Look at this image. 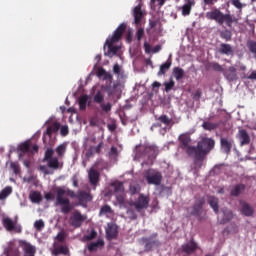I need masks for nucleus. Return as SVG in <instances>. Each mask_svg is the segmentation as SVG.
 Instances as JSON below:
<instances>
[{
	"label": "nucleus",
	"instance_id": "1",
	"mask_svg": "<svg viewBox=\"0 0 256 256\" xmlns=\"http://www.w3.org/2000/svg\"><path fill=\"white\" fill-rule=\"evenodd\" d=\"M125 24H121L113 33L112 36H109L104 44V55L106 57H121V46L116 45L119 43L123 33L125 32Z\"/></svg>",
	"mask_w": 256,
	"mask_h": 256
},
{
	"label": "nucleus",
	"instance_id": "2",
	"mask_svg": "<svg viewBox=\"0 0 256 256\" xmlns=\"http://www.w3.org/2000/svg\"><path fill=\"white\" fill-rule=\"evenodd\" d=\"M67 197L75 198L77 195L69 188H58L56 192L55 206L60 207L61 213L67 215L71 211V201Z\"/></svg>",
	"mask_w": 256,
	"mask_h": 256
},
{
	"label": "nucleus",
	"instance_id": "3",
	"mask_svg": "<svg viewBox=\"0 0 256 256\" xmlns=\"http://www.w3.org/2000/svg\"><path fill=\"white\" fill-rule=\"evenodd\" d=\"M134 153L135 161H140V159H143L145 161V159H148L147 162H142V165H149L153 163V159H155V157L159 155V148H157V146L139 145L136 146Z\"/></svg>",
	"mask_w": 256,
	"mask_h": 256
},
{
	"label": "nucleus",
	"instance_id": "4",
	"mask_svg": "<svg viewBox=\"0 0 256 256\" xmlns=\"http://www.w3.org/2000/svg\"><path fill=\"white\" fill-rule=\"evenodd\" d=\"M213 147H215V140L204 137L201 139V141L198 142L197 147H195L193 157L196 159H201V157L207 155V153H209Z\"/></svg>",
	"mask_w": 256,
	"mask_h": 256
},
{
	"label": "nucleus",
	"instance_id": "5",
	"mask_svg": "<svg viewBox=\"0 0 256 256\" xmlns=\"http://www.w3.org/2000/svg\"><path fill=\"white\" fill-rule=\"evenodd\" d=\"M206 17L208 19H212L214 21H217L220 25H223V23H226L227 25H231L233 23V17L230 14H223L219 10H214L211 12L206 13Z\"/></svg>",
	"mask_w": 256,
	"mask_h": 256
},
{
	"label": "nucleus",
	"instance_id": "6",
	"mask_svg": "<svg viewBox=\"0 0 256 256\" xmlns=\"http://www.w3.org/2000/svg\"><path fill=\"white\" fill-rule=\"evenodd\" d=\"M123 89H125L124 80H117L113 85L109 84L108 86H106V92L109 97H116V99H119L121 97Z\"/></svg>",
	"mask_w": 256,
	"mask_h": 256
},
{
	"label": "nucleus",
	"instance_id": "7",
	"mask_svg": "<svg viewBox=\"0 0 256 256\" xmlns=\"http://www.w3.org/2000/svg\"><path fill=\"white\" fill-rule=\"evenodd\" d=\"M53 153H55V150L48 148L45 152L44 161L47 162L50 169H62L63 163L59 162V158L53 157Z\"/></svg>",
	"mask_w": 256,
	"mask_h": 256
},
{
	"label": "nucleus",
	"instance_id": "8",
	"mask_svg": "<svg viewBox=\"0 0 256 256\" xmlns=\"http://www.w3.org/2000/svg\"><path fill=\"white\" fill-rule=\"evenodd\" d=\"M180 147L188 153V155H194L195 146H191V136L189 133H183L179 136Z\"/></svg>",
	"mask_w": 256,
	"mask_h": 256
},
{
	"label": "nucleus",
	"instance_id": "9",
	"mask_svg": "<svg viewBox=\"0 0 256 256\" xmlns=\"http://www.w3.org/2000/svg\"><path fill=\"white\" fill-rule=\"evenodd\" d=\"M148 185H161V181L163 179V176L161 175V172L149 169L145 172L144 175Z\"/></svg>",
	"mask_w": 256,
	"mask_h": 256
},
{
	"label": "nucleus",
	"instance_id": "10",
	"mask_svg": "<svg viewBox=\"0 0 256 256\" xmlns=\"http://www.w3.org/2000/svg\"><path fill=\"white\" fill-rule=\"evenodd\" d=\"M2 223L7 231H15L16 233H21V226L17 225V221H13L11 218L3 216Z\"/></svg>",
	"mask_w": 256,
	"mask_h": 256
},
{
	"label": "nucleus",
	"instance_id": "11",
	"mask_svg": "<svg viewBox=\"0 0 256 256\" xmlns=\"http://www.w3.org/2000/svg\"><path fill=\"white\" fill-rule=\"evenodd\" d=\"M132 206L135 207L138 213H141L143 209H147V207H149V197L140 194L138 199L135 202H133Z\"/></svg>",
	"mask_w": 256,
	"mask_h": 256
},
{
	"label": "nucleus",
	"instance_id": "12",
	"mask_svg": "<svg viewBox=\"0 0 256 256\" xmlns=\"http://www.w3.org/2000/svg\"><path fill=\"white\" fill-rule=\"evenodd\" d=\"M217 214H218V221L222 225H224V223H229V221L233 219V212L228 208H223Z\"/></svg>",
	"mask_w": 256,
	"mask_h": 256
},
{
	"label": "nucleus",
	"instance_id": "13",
	"mask_svg": "<svg viewBox=\"0 0 256 256\" xmlns=\"http://www.w3.org/2000/svg\"><path fill=\"white\" fill-rule=\"evenodd\" d=\"M205 203V199L199 198L195 204L194 207L190 208L189 213L191 215H194L195 217H199L201 213H203V205Z\"/></svg>",
	"mask_w": 256,
	"mask_h": 256
},
{
	"label": "nucleus",
	"instance_id": "14",
	"mask_svg": "<svg viewBox=\"0 0 256 256\" xmlns=\"http://www.w3.org/2000/svg\"><path fill=\"white\" fill-rule=\"evenodd\" d=\"M119 233V230L117 228V224L110 222L107 225L106 228V237L107 239L111 240V239H115L117 237Z\"/></svg>",
	"mask_w": 256,
	"mask_h": 256
},
{
	"label": "nucleus",
	"instance_id": "15",
	"mask_svg": "<svg viewBox=\"0 0 256 256\" xmlns=\"http://www.w3.org/2000/svg\"><path fill=\"white\" fill-rule=\"evenodd\" d=\"M241 146L251 143V136L244 129H240L236 135Z\"/></svg>",
	"mask_w": 256,
	"mask_h": 256
},
{
	"label": "nucleus",
	"instance_id": "16",
	"mask_svg": "<svg viewBox=\"0 0 256 256\" xmlns=\"http://www.w3.org/2000/svg\"><path fill=\"white\" fill-rule=\"evenodd\" d=\"M145 15V12L141 9V4H138L133 9V17H134V25L136 27H139V24L141 23V19H143V16Z\"/></svg>",
	"mask_w": 256,
	"mask_h": 256
},
{
	"label": "nucleus",
	"instance_id": "17",
	"mask_svg": "<svg viewBox=\"0 0 256 256\" xmlns=\"http://www.w3.org/2000/svg\"><path fill=\"white\" fill-rule=\"evenodd\" d=\"M61 129V124L59 122H54L51 126L47 127L46 133L44 134V143H47V139L51 137L52 133H57Z\"/></svg>",
	"mask_w": 256,
	"mask_h": 256
},
{
	"label": "nucleus",
	"instance_id": "18",
	"mask_svg": "<svg viewBox=\"0 0 256 256\" xmlns=\"http://www.w3.org/2000/svg\"><path fill=\"white\" fill-rule=\"evenodd\" d=\"M86 217L83 216L79 212H74L73 215L71 216V225L73 227H79L80 225H83V221H85Z\"/></svg>",
	"mask_w": 256,
	"mask_h": 256
},
{
	"label": "nucleus",
	"instance_id": "19",
	"mask_svg": "<svg viewBox=\"0 0 256 256\" xmlns=\"http://www.w3.org/2000/svg\"><path fill=\"white\" fill-rule=\"evenodd\" d=\"M197 248V243L191 240L190 242H187L184 245H182V253H185L186 255H191V253H195V251H197Z\"/></svg>",
	"mask_w": 256,
	"mask_h": 256
},
{
	"label": "nucleus",
	"instance_id": "20",
	"mask_svg": "<svg viewBox=\"0 0 256 256\" xmlns=\"http://www.w3.org/2000/svg\"><path fill=\"white\" fill-rule=\"evenodd\" d=\"M223 75L227 81H237V69L233 66H230L228 70L223 71Z\"/></svg>",
	"mask_w": 256,
	"mask_h": 256
},
{
	"label": "nucleus",
	"instance_id": "21",
	"mask_svg": "<svg viewBox=\"0 0 256 256\" xmlns=\"http://www.w3.org/2000/svg\"><path fill=\"white\" fill-rule=\"evenodd\" d=\"M113 73L117 75V81H125L127 79V73L123 71V68L119 64L113 66Z\"/></svg>",
	"mask_w": 256,
	"mask_h": 256
},
{
	"label": "nucleus",
	"instance_id": "22",
	"mask_svg": "<svg viewBox=\"0 0 256 256\" xmlns=\"http://www.w3.org/2000/svg\"><path fill=\"white\" fill-rule=\"evenodd\" d=\"M221 151L223 153H226V155H229L231 153V148L233 147V142L227 138H221Z\"/></svg>",
	"mask_w": 256,
	"mask_h": 256
},
{
	"label": "nucleus",
	"instance_id": "23",
	"mask_svg": "<svg viewBox=\"0 0 256 256\" xmlns=\"http://www.w3.org/2000/svg\"><path fill=\"white\" fill-rule=\"evenodd\" d=\"M240 211L246 217H251V215H253L252 207L243 200H240Z\"/></svg>",
	"mask_w": 256,
	"mask_h": 256
},
{
	"label": "nucleus",
	"instance_id": "24",
	"mask_svg": "<svg viewBox=\"0 0 256 256\" xmlns=\"http://www.w3.org/2000/svg\"><path fill=\"white\" fill-rule=\"evenodd\" d=\"M97 76L102 81H106V83H111V81H113V75H111V73L107 72L103 68L98 70Z\"/></svg>",
	"mask_w": 256,
	"mask_h": 256
},
{
	"label": "nucleus",
	"instance_id": "25",
	"mask_svg": "<svg viewBox=\"0 0 256 256\" xmlns=\"http://www.w3.org/2000/svg\"><path fill=\"white\" fill-rule=\"evenodd\" d=\"M88 179L91 185H97L99 183V173L95 169H90L88 171Z\"/></svg>",
	"mask_w": 256,
	"mask_h": 256
},
{
	"label": "nucleus",
	"instance_id": "26",
	"mask_svg": "<svg viewBox=\"0 0 256 256\" xmlns=\"http://www.w3.org/2000/svg\"><path fill=\"white\" fill-rule=\"evenodd\" d=\"M91 103V98L88 95H83L79 98V107L81 111H85L89 104Z\"/></svg>",
	"mask_w": 256,
	"mask_h": 256
},
{
	"label": "nucleus",
	"instance_id": "27",
	"mask_svg": "<svg viewBox=\"0 0 256 256\" xmlns=\"http://www.w3.org/2000/svg\"><path fill=\"white\" fill-rule=\"evenodd\" d=\"M208 203L215 213H219V199L217 197L209 196Z\"/></svg>",
	"mask_w": 256,
	"mask_h": 256
},
{
	"label": "nucleus",
	"instance_id": "28",
	"mask_svg": "<svg viewBox=\"0 0 256 256\" xmlns=\"http://www.w3.org/2000/svg\"><path fill=\"white\" fill-rule=\"evenodd\" d=\"M105 245V241L102 239H99L96 242H92L88 245V250L93 252V251H98V249H102V247Z\"/></svg>",
	"mask_w": 256,
	"mask_h": 256
},
{
	"label": "nucleus",
	"instance_id": "29",
	"mask_svg": "<svg viewBox=\"0 0 256 256\" xmlns=\"http://www.w3.org/2000/svg\"><path fill=\"white\" fill-rule=\"evenodd\" d=\"M55 152L60 159L63 158L65 153H67V142L58 145L55 149Z\"/></svg>",
	"mask_w": 256,
	"mask_h": 256
},
{
	"label": "nucleus",
	"instance_id": "30",
	"mask_svg": "<svg viewBox=\"0 0 256 256\" xmlns=\"http://www.w3.org/2000/svg\"><path fill=\"white\" fill-rule=\"evenodd\" d=\"M69 248L66 245L56 246L53 250V255H68Z\"/></svg>",
	"mask_w": 256,
	"mask_h": 256
},
{
	"label": "nucleus",
	"instance_id": "31",
	"mask_svg": "<svg viewBox=\"0 0 256 256\" xmlns=\"http://www.w3.org/2000/svg\"><path fill=\"white\" fill-rule=\"evenodd\" d=\"M219 53L222 55H233V47L229 44H221L219 48Z\"/></svg>",
	"mask_w": 256,
	"mask_h": 256
},
{
	"label": "nucleus",
	"instance_id": "32",
	"mask_svg": "<svg viewBox=\"0 0 256 256\" xmlns=\"http://www.w3.org/2000/svg\"><path fill=\"white\" fill-rule=\"evenodd\" d=\"M77 198L81 203H89L91 201V194L89 192L80 191L78 192Z\"/></svg>",
	"mask_w": 256,
	"mask_h": 256
},
{
	"label": "nucleus",
	"instance_id": "33",
	"mask_svg": "<svg viewBox=\"0 0 256 256\" xmlns=\"http://www.w3.org/2000/svg\"><path fill=\"white\" fill-rule=\"evenodd\" d=\"M172 74L176 81H181L183 77H185V70H183V68L176 67L173 69Z\"/></svg>",
	"mask_w": 256,
	"mask_h": 256
},
{
	"label": "nucleus",
	"instance_id": "34",
	"mask_svg": "<svg viewBox=\"0 0 256 256\" xmlns=\"http://www.w3.org/2000/svg\"><path fill=\"white\" fill-rule=\"evenodd\" d=\"M193 5H194V2L191 0H188L187 3H185L182 6V15L184 17H187V15H190Z\"/></svg>",
	"mask_w": 256,
	"mask_h": 256
},
{
	"label": "nucleus",
	"instance_id": "35",
	"mask_svg": "<svg viewBox=\"0 0 256 256\" xmlns=\"http://www.w3.org/2000/svg\"><path fill=\"white\" fill-rule=\"evenodd\" d=\"M11 193H13V188L11 186L5 187L2 191H0V201L7 199Z\"/></svg>",
	"mask_w": 256,
	"mask_h": 256
},
{
	"label": "nucleus",
	"instance_id": "36",
	"mask_svg": "<svg viewBox=\"0 0 256 256\" xmlns=\"http://www.w3.org/2000/svg\"><path fill=\"white\" fill-rule=\"evenodd\" d=\"M244 189H245V185L238 184V185L234 186V188L231 190L230 194L232 195V197H237V196L241 195V193H243Z\"/></svg>",
	"mask_w": 256,
	"mask_h": 256
},
{
	"label": "nucleus",
	"instance_id": "37",
	"mask_svg": "<svg viewBox=\"0 0 256 256\" xmlns=\"http://www.w3.org/2000/svg\"><path fill=\"white\" fill-rule=\"evenodd\" d=\"M169 69H171V61H167L160 66V70L157 73L158 77L165 75Z\"/></svg>",
	"mask_w": 256,
	"mask_h": 256
},
{
	"label": "nucleus",
	"instance_id": "38",
	"mask_svg": "<svg viewBox=\"0 0 256 256\" xmlns=\"http://www.w3.org/2000/svg\"><path fill=\"white\" fill-rule=\"evenodd\" d=\"M100 109L102 113H105V115H109V113H111V109H113V104H111L110 102H102L100 104Z\"/></svg>",
	"mask_w": 256,
	"mask_h": 256
},
{
	"label": "nucleus",
	"instance_id": "39",
	"mask_svg": "<svg viewBox=\"0 0 256 256\" xmlns=\"http://www.w3.org/2000/svg\"><path fill=\"white\" fill-rule=\"evenodd\" d=\"M30 200L32 203H41V201L43 200V197L41 196V193H39V192H31Z\"/></svg>",
	"mask_w": 256,
	"mask_h": 256
},
{
	"label": "nucleus",
	"instance_id": "40",
	"mask_svg": "<svg viewBox=\"0 0 256 256\" xmlns=\"http://www.w3.org/2000/svg\"><path fill=\"white\" fill-rule=\"evenodd\" d=\"M202 127L205 131H214V129H217V123L206 121L203 122Z\"/></svg>",
	"mask_w": 256,
	"mask_h": 256
},
{
	"label": "nucleus",
	"instance_id": "41",
	"mask_svg": "<svg viewBox=\"0 0 256 256\" xmlns=\"http://www.w3.org/2000/svg\"><path fill=\"white\" fill-rule=\"evenodd\" d=\"M113 214V210H111V206L105 205L104 207L101 208L100 210V215L105 217H110V215Z\"/></svg>",
	"mask_w": 256,
	"mask_h": 256
},
{
	"label": "nucleus",
	"instance_id": "42",
	"mask_svg": "<svg viewBox=\"0 0 256 256\" xmlns=\"http://www.w3.org/2000/svg\"><path fill=\"white\" fill-rule=\"evenodd\" d=\"M103 101H105V95L103 94V92L98 91L94 95V103H98L99 105H101V103H103Z\"/></svg>",
	"mask_w": 256,
	"mask_h": 256
},
{
	"label": "nucleus",
	"instance_id": "43",
	"mask_svg": "<svg viewBox=\"0 0 256 256\" xmlns=\"http://www.w3.org/2000/svg\"><path fill=\"white\" fill-rule=\"evenodd\" d=\"M30 149V146L28 143H23L19 146V159H23V153H27Z\"/></svg>",
	"mask_w": 256,
	"mask_h": 256
},
{
	"label": "nucleus",
	"instance_id": "44",
	"mask_svg": "<svg viewBox=\"0 0 256 256\" xmlns=\"http://www.w3.org/2000/svg\"><path fill=\"white\" fill-rule=\"evenodd\" d=\"M109 157L110 159H113L114 161H117V157H119V150L115 146H112L109 151Z\"/></svg>",
	"mask_w": 256,
	"mask_h": 256
},
{
	"label": "nucleus",
	"instance_id": "45",
	"mask_svg": "<svg viewBox=\"0 0 256 256\" xmlns=\"http://www.w3.org/2000/svg\"><path fill=\"white\" fill-rule=\"evenodd\" d=\"M112 187H114L116 193H123V191H125L123 182L116 181L112 184Z\"/></svg>",
	"mask_w": 256,
	"mask_h": 256
},
{
	"label": "nucleus",
	"instance_id": "46",
	"mask_svg": "<svg viewBox=\"0 0 256 256\" xmlns=\"http://www.w3.org/2000/svg\"><path fill=\"white\" fill-rule=\"evenodd\" d=\"M158 121H159V123H162L166 127H168V125H171V118L167 117V115L160 116L158 118Z\"/></svg>",
	"mask_w": 256,
	"mask_h": 256
},
{
	"label": "nucleus",
	"instance_id": "47",
	"mask_svg": "<svg viewBox=\"0 0 256 256\" xmlns=\"http://www.w3.org/2000/svg\"><path fill=\"white\" fill-rule=\"evenodd\" d=\"M139 191H141V186H139V184H135V183L130 184L131 195H135V193H139Z\"/></svg>",
	"mask_w": 256,
	"mask_h": 256
},
{
	"label": "nucleus",
	"instance_id": "48",
	"mask_svg": "<svg viewBox=\"0 0 256 256\" xmlns=\"http://www.w3.org/2000/svg\"><path fill=\"white\" fill-rule=\"evenodd\" d=\"M164 87H165L166 93H169V91H171V89L175 87V81H173V79H170L169 82H164Z\"/></svg>",
	"mask_w": 256,
	"mask_h": 256
},
{
	"label": "nucleus",
	"instance_id": "49",
	"mask_svg": "<svg viewBox=\"0 0 256 256\" xmlns=\"http://www.w3.org/2000/svg\"><path fill=\"white\" fill-rule=\"evenodd\" d=\"M34 227L37 231H42V229L45 227V222L43 220H36L34 223Z\"/></svg>",
	"mask_w": 256,
	"mask_h": 256
},
{
	"label": "nucleus",
	"instance_id": "50",
	"mask_svg": "<svg viewBox=\"0 0 256 256\" xmlns=\"http://www.w3.org/2000/svg\"><path fill=\"white\" fill-rule=\"evenodd\" d=\"M167 0H150L151 7H155L158 5L159 7H163Z\"/></svg>",
	"mask_w": 256,
	"mask_h": 256
},
{
	"label": "nucleus",
	"instance_id": "51",
	"mask_svg": "<svg viewBox=\"0 0 256 256\" xmlns=\"http://www.w3.org/2000/svg\"><path fill=\"white\" fill-rule=\"evenodd\" d=\"M60 134L62 135V137H67V135H69V126H67V125L61 126Z\"/></svg>",
	"mask_w": 256,
	"mask_h": 256
},
{
	"label": "nucleus",
	"instance_id": "52",
	"mask_svg": "<svg viewBox=\"0 0 256 256\" xmlns=\"http://www.w3.org/2000/svg\"><path fill=\"white\" fill-rule=\"evenodd\" d=\"M95 237H97V232H95V230H92L90 232V234H88L84 237V241H91V240L95 239Z\"/></svg>",
	"mask_w": 256,
	"mask_h": 256
},
{
	"label": "nucleus",
	"instance_id": "53",
	"mask_svg": "<svg viewBox=\"0 0 256 256\" xmlns=\"http://www.w3.org/2000/svg\"><path fill=\"white\" fill-rule=\"evenodd\" d=\"M39 169H40V171H41L42 173H44V175H51V170L49 169L48 166L41 165V166L39 167Z\"/></svg>",
	"mask_w": 256,
	"mask_h": 256
},
{
	"label": "nucleus",
	"instance_id": "54",
	"mask_svg": "<svg viewBox=\"0 0 256 256\" xmlns=\"http://www.w3.org/2000/svg\"><path fill=\"white\" fill-rule=\"evenodd\" d=\"M212 69L214 71H219L221 73H223V71H225V69H223V66H221L219 63H213L212 64Z\"/></svg>",
	"mask_w": 256,
	"mask_h": 256
},
{
	"label": "nucleus",
	"instance_id": "55",
	"mask_svg": "<svg viewBox=\"0 0 256 256\" xmlns=\"http://www.w3.org/2000/svg\"><path fill=\"white\" fill-rule=\"evenodd\" d=\"M10 167L12 171H14L15 175L19 174V164L17 162H12Z\"/></svg>",
	"mask_w": 256,
	"mask_h": 256
},
{
	"label": "nucleus",
	"instance_id": "56",
	"mask_svg": "<svg viewBox=\"0 0 256 256\" xmlns=\"http://www.w3.org/2000/svg\"><path fill=\"white\" fill-rule=\"evenodd\" d=\"M145 33V30H143V28H139L136 32V37L138 41H141V39L143 38V35Z\"/></svg>",
	"mask_w": 256,
	"mask_h": 256
},
{
	"label": "nucleus",
	"instance_id": "57",
	"mask_svg": "<svg viewBox=\"0 0 256 256\" xmlns=\"http://www.w3.org/2000/svg\"><path fill=\"white\" fill-rule=\"evenodd\" d=\"M232 5H234L236 9H243V3H241V0H232Z\"/></svg>",
	"mask_w": 256,
	"mask_h": 256
},
{
	"label": "nucleus",
	"instance_id": "58",
	"mask_svg": "<svg viewBox=\"0 0 256 256\" xmlns=\"http://www.w3.org/2000/svg\"><path fill=\"white\" fill-rule=\"evenodd\" d=\"M221 37L222 39H226V41H229V39H231V32L229 31L221 32Z\"/></svg>",
	"mask_w": 256,
	"mask_h": 256
},
{
	"label": "nucleus",
	"instance_id": "59",
	"mask_svg": "<svg viewBox=\"0 0 256 256\" xmlns=\"http://www.w3.org/2000/svg\"><path fill=\"white\" fill-rule=\"evenodd\" d=\"M248 47H249L251 53L256 54V42H253V41L249 42Z\"/></svg>",
	"mask_w": 256,
	"mask_h": 256
},
{
	"label": "nucleus",
	"instance_id": "60",
	"mask_svg": "<svg viewBox=\"0 0 256 256\" xmlns=\"http://www.w3.org/2000/svg\"><path fill=\"white\" fill-rule=\"evenodd\" d=\"M65 232H60L58 233V235L56 236L57 241H60V243H63V241H65Z\"/></svg>",
	"mask_w": 256,
	"mask_h": 256
},
{
	"label": "nucleus",
	"instance_id": "61",
	"mask_svg": "<svg viewBox=\"0 0 256 256\" xmlns=\"http://www.w3.org/2000/svg\"><path fill=\"white\" fill-rule=\"evenodd\" d=\"M127 216L129 217V219H137V215L132 209L127 210Z\"/></svg>",
	"mask_w": 256,
	"mask_h": 256
},
{
	"label": "nucleus",
	"instance_id": "62",
	"mask_svg": "<svg viewBox=\"0 0 256 256\" xmlns=\"http://www.w3.org/2000/svg\"><path fill=\"white\" fill-rule=\"evenodd\" d=\"M144 49L146 53H153V48L147 42L144 43Z\"/></svg>",
	"mask_w": 256,
	"mask_h": 256
},
{
	"label": "nucleus",
	"instance_id": "63",
	"mask_svg": "<svg viewBox=\"0 0 256 256\" xmlns=\"http://www.w3.org/2000/svg\"><path fill=\"white\" fill-rule=\"evenodd\" d=\"M247 79H252V80L256 81V70L253 71V72L251 73V75H249V76L247 77Z\"/></svg>",
	"mask_w": 256,
	"mask_h": 256
},
{
	"label": "nucleus",
	"instance_id": "64",
	"mask_svg": "<svg viewBox=\"0 0 256 256\" xmlns=\"http://www.w3.org/2000/svg\"><path fill=\"white\" fill-rule=\"evenodd\" d=\"M161 51V45H157L152 49V53H159Z\"/></svg>",
	"mask_w": 256,
	"mask_h": 256
}]
</instances>
